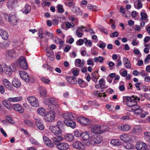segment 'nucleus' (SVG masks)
<instances>
[{"instance_id": "1", "label": "nucleus", "mask_w": 150, "mask_h": 150, "mask_svg": "<svg viewBox=\"0 0 150 150\" xmlns=\"http://www.w3.org/2000/svg\"><path fill=\"white\" fill-rule=\"evenodd\" d=\"M63 117L65 119L64 123L67 126L73 129L75 127L76 122L73 121L77 118L75 114L71 113H66L63 114Z\"/></svg>"}, {"instance_id": "2", "label": "nucleus", "mask_w": 150, "mask_h": 150, "mask_svg": "<svg viewBox=\"0 0 150 150\" xmlns=\"http://www.w3.org/2000/svg\"><path fill=\"white\" fill-rule=\"evenodd\" d=\"M23 98L21 96L12 98H8L7 100H5L3 101L2 103L9 110L11 109V105L8 102L12 103H16L22 100Z\"/></svg>"}, {"instance_id": "3", "label": "nucleus", "mask_w": 150, "mask_h": 150, "mask_svg": "<svg viewBox=\"0 0 150 150\" xmlns=\"http://www.w3.org/2000/svg\"><path fill=\"white\" fill-rule=\"evenodd\" d=\"M103 139L102 137L100 135H95L93 138H92L91 141H88L87 143L89 144H98L100 143Z\"/></svg>"}, {"instance_id": "4", "label": "nucleus", "mask_w": 150, "mask_h": 150, "mask_svg": "<svg viewBox=\"0 0 150 150\" xmlns=\"http://www.w3.org/2000/svg\"><path fill=\"white\" fill-rule=\"evenodd\" d=\"M18 63L20 67L22 69L26 70L28 69V65L27 62L23 57H21L19 58Z\"/></svg>"}, {"instance_id": "5", "label": "nucleus", "mask_w": 150, "mask_h": 150, "mask_svg": "<svg viewBox=\"0 0 150 150\" xmlns=\"http://www.w3.org/2000/svg\"><path fill=\"white\" fill-rule=\"evenodd\" d=\"M19 74L21 79L26 83H28L30 80V77L29 74L24 71H19Z\"/></svg>"}, {"instance_id": "6", "label": "nucleus", "mask_w": 150, "mask_h": 150, "mask_svg": "<svg viewBox=\"0 0 150 150\" xmlns=\"http://www.w3.org/2000/svg\"><path fill=\"white\" fill-rule=\"evenodd\" d=\"M28 100L31 105L35 107L39 106V104L37 99L33 96H30L28 98Z\"/></svg>"}, {"instance_id": "7", "label": "nucleus", "mask_w": 150, "mask_h": 150, "mask_svg": "<svg viewBox=\"0 0 150 150\" xmlns=\"http://www.w3.org/2000/svg\"><path fill=\"white\" fill-rule=\"evenodd\" d=\"M78 121L81 124L88 125L91 123V121L88 118L83 117H80L78 118Z\"/></svg>"}, {"instance_id": "8", "label": "nucleus", "mask_w": 150, "mask_h": 150, "mask_svg": "<svg viewBox=\"0 0 150 150\" xmlns=\"http://www.w3.org/2000/svg\"><path fill=\"white\" fill-rule=\"evenodd\" d=\"M49 129L55 135H60L61 134L62 130L56 126H50Z\"/></svg>"}, {"instance_id": "9", "label": "nucleus", "mask_w": 150, "mask_h": 150, "mask_svg": "<svg viewBox=\"0 0 150 150\" xmlns=\"http://www.w3.org/2000/svg\"><path fill=\"white\" fill-rule=\"evenodd\" d=\"M8 21L10 23L13 25H17L19 21L15 14L10 15L8 17Z\"/></svg>"}, {"instance_id": "10", "label": "nucleus", "mask_w": 150, "mask_h": 150, "mask_svg": "<svg viewBox=\"0 0 150 150\" xmlns=\"http://www.w3.org/2000/svg\"><path fill=\"white\" fill-rule=\"evenodd\" d=\"M69 147V144L64 142L59 143L57 145V148L59 150H67Z\"/></svg>"}, {"instance_id": "11", "label": "nucleus", "mask_w": 150, "mask_h": 150, "mask_svg": "<svg viewBox=\"0 0 150 150\" xmlns=\"http://www.w3.org/2000/svg\"><path fill=\"white\" fill-rule=\"evenodd\" d=\"M135 147L138 150H145L147 147L146 144L142 142H137Z\"/></svg>"}, {"instance_id": "12", "label": "nucleus", "mask_w": 150, "mask_h": 150, "mask_svg": "<svg viewBox=\"0 0 150 150\" xmlns=\"http://www.w3.org/2000/svg\"><path fill=\"white\" fill-rule=\"evenodd\" d=\"M55 112L53 110H50L47 112V122H52L55 119Z\"/></svg>"}, {"instance_id": "13", "label": "nucleus", "mask_w": 150, "mask_h": 150, "mask_svg": "<svg viewBox=\"0 0 150 150\" xmlns=\"http://www.w3.org/2000/svg\"><path fill=\"white\" fill-rule=\"evenodd\" d=\"M13 109L15 111L19 112L20 113H22L24 112V109L22 106L18 104H14L12 106Z\"/></svg>"}, {"instance_id": "14", "label": "nucleus", "mask_w": 150, "mask_h": 150, "mask_svg": "<svg viewBox=\"0 0 150 150\" xmlns=\"http://www.w3.org/2000/svg\"><path fill=\"white\" fill-rule=\"evenodd\" d=\"M17 3L16 0H9L7 3V5L8 8L11 10L14 8Z\"/></svg>"}, {"instance_id": "15", "label": "nucleus", "mask_w": 150, "mask_h": 150, "mask_svg": "<svg viewBox=\"0 0 150 150\" xmlns=\"http://www.w3.org/2000/svg\"><path fill=\"white\" fill-rule=\"evenodd\" d=\"M4 72L6 75L8 76L11 75L13 71L10 66H8L5 65L4 67Z\"/></svg>"}, {"instance_id": "16", "label": "nucleus", "mask_w": 150, "mask_h": 150, "mask_svg": "<svg viewBox=\"0 0 150 150\" xmlns=\"http://www.w3.org/2000/svg\"><path fill=\"white\" fill-rule=\"evenodd\" d=\"M35 121L36 126L38 129L41 130H43L44 128V126L41 120L40 119H35Z\"/></svg>"}, {"instance_id": "17", "label": "nucleus", "mask_w": 150, "mask_h": 150, "mask_svg": "<svg viewBox=\"0 0 150 150\" xmlns=\"http://www.w3.org/2000/svg\"><path fill=\"white\" fill-rule=\"evenodd\" d=\"M59 135H55L53 137L52 139V142L55 145H57L58 143L59 142L62 141L63 140V138Z\"/></svg>"}, {"instance_id": "18", "label": "nucleus", "mask_w": 150, "mask_h": 150, "mask_svg": "<svg viewBox=\"0 0 150 150\" xmlns=\"http://www.w3.org/2000/svg\"><path fill=\"white\" fill-rule=\"evenodd\" d=\"M2 83L4 86L9 90L12 89L11 82L7 79H4L2 80Z\"/></svg>"}, {"instance_id": "19", "label": "nucleus", "mask_w": 150, "mask_h": 150, "mask_svg": "<svg viewBox=\"0 0 150 150\" xmlns=\"http://www.w3.org/2000/svg\"><path fill=\"white\" fill-rule=\"evenodd\" d=\"M130 128V126L127 124H124L121 126H118V129L122 131L127 132L129 130Z\"/></svg>"}, {"instance_id": "20", "label": "nucleus", "mask_w": 150, "mask_h": 150, "mask_svg": "<svg viewBox=\"0 0 150 150\" xmlns=\"http://www.w3.org/2000/svg\"><path fill=\"white\" fill-rule=\"evenodd\" d=\"M91 131L93 133L96 134L100 133V126L97 125H92Z\"/></svg>"}, {"instance_id": "21", "label": "nucleus", "mask_w": 150, "mask_h": 150, "mask_svg": "<svg viewBox=\"0 0 150 150\" xmlns=\"http://www.w3.org/2000/svg\"><path fill=\"white\" fill-rule=\"evenodd\" d=\"M91 133L89 132H86L82 133L81 137L84 140H88L91 137Z\"/></svg>"}, {"instance_id": "22", "label": "nucleus", "mask_w": 150, "mask_h": 150, "mask_svg": "<svg viewBox=\"0 0 150 150\" xmlns=\"http://www.w3.org/2000/svg\"><path fill=\"white\" fill-rule=\"evenodd\" d=\"M31 10V6L27 4L25 6L24 8L21 10V11L23 13L27 14L30 12Z\"/></svg>"}, {"instance_id": "23", "label": "nucleus", "mask_w": 150, "mask_h": 150, "mask_svg": "<svg viewBox=\"0 0 150 150\" xmlns=\"http://www.w3.org/2000/svg\"><path fill=\"white\" fill-rule=\"evenodd\" d=\"M0 35L3 39L4 40H7L8 38V34L5 31L0 29Z\"/></svg>"}, {"instance_id": "24", "label": "nucleus", "mask_w": 150, "mask_h": 150, "mask_svg": "<svg viewBox=\"0 0 150 150\" xmlns=\"http://www.w3.org/2000/svg\"><path fill=\"white\" fill-rule=\"evenodd\" d=\"M13 85L16 88H18L21 85V83L19 80L16 78H13L12 82Z\"/></svg>"}, {"instance_id": "25", "label": "nucleus", "mask_w": 150, "mask_h": 150, "mask_svg": "<svg viewBox=\"0 0 150 150\" xmlns=\"http://www.w3.org/2000/svg\"><path fill=\"white\" fill-rule=\"evenodd\" d=\"M83 145L82 143L79 141H75L72 144V146L74 148L78 149H80L81 146Z\"/></svg>"}, {"instance_id": "26", "label": "nucleus", "mask_w": 150, "mask_h": 150, "mask_svg": "<svg viewBox=\"0 0 150 150\" xmlns=\"http://www.w3.org/2000/svg\"><path fill=\"white\" fill-rule=\"evenodd\" d=\"M72 10L74 13L77 15H81L82 14V12L79 8L76 6H74Z\"/></svg>"}, {"instance_id": "27", "label": "nucleus", "mask_w": 150, "mask_h": 150, "mask_svg": "<svg viewBox=\"0 0 150 150\" xmlns=\"http://www.w3.org/2000/svg\"><path fill=\"white\" fill-rule=\"evenodd\" d=\"M120 138L121 140L126 142H128L130 138L128 135L127 134H122L120 136Z\"/></svg>"}, {"instance_id": "28", "label": "nucleus", "mask_w": 150, "mask_h": 150, "mask_svg": "<svg viewBox=\"0 0 150 150\" xmlns=\"http://www.w3.org/2000/svg\"><path fill=\"white\" fill-rule=\"evenodd\" d=\"M65 139L69 142L73 141L74 139V137L73 134H69L65 136Z\"/></svg>"}, {"instance_id": "29", "label": "nucleus", "mask_w": 150, "mask_h": 150, "mask_svg": "<svg viewBox=\"0 0 150 150\" xmlns=\"http://www.w3.org/2000/svg\"><path fill=\"white\" fill-rule=\"evenodd\" d=\"M38 112L39 114L43 116H45L46 114L45 110L42 108H38Z\"/></svg>"}, {"instance_id": "30", "label": "nucleus", "mask_w": 150, "mask_h": 150, "mask_svg": "<svg viewBox=\"0 0 150 150\" xmlns=\"http://www.w3.org/2000/svg\"><path fill=\"white\" fill-rule=\"evenodd\" d=\"M16 54V52L14 50H11L7 51L6 55L10 57H13Z\"/></svg>"}, {"instance_id": "31", "label": "nucleus", "mask_w": 150, "mask_h": 150, "mask_svg": "<svg viewBox=\"0 0 150 150\" xmlns=\"http://www.w3.org/2000/svg\"><path fill=\"white\" fill-rule=\"evenodd\" d=\"M110 143L115 146H118L120 145L121 143L118 139H113L111 141Z\"/></svg>"}, {"instance_id": "32", "label": "nucleus", "mask_w": 150, "mask_h": 150, "mask_svg": "<svg viewBox=\"0 0 150 150\" xmlns=\"http://www.w3.org/2000/svg\"><path fill=\"white\" fill-rule=\"evenodd\" d=\"M9 44V42L4 41L0 43V47L2 48H4L8 47Z\"/></svg>"}, {"instance_id": "33", "label": "nucleus", "mask_w": 150, "mask_h": 150, "mask_svg": "<svg viewBox=\"0 0 150 150\" xmlns=\"http://www.w3.org/2000/svg\"><path fill=\"white\" fill-rule=\"evenodd\" d=\"M64 125V122L62 121H59L57 122V125L56 126L62 130Z\"/></svg>"}, {"instance_id": "34", "label": "nucleus", "mask_w": 150, "mask_h": 150, "mask_svg": "<svg viewBox=\"0 0 150 150\" xmlns=\"http://www.w3.org/2000/svg\"><path fill=\"white\" fill-rule=\"evenodd\" d=\"M100 133H103L104 131L108 130V127L106 125H101L100 126Z\"/></svg>"}, {"instance_id": "35", "label": "nucleus", "mask_w": 150, "mask_h": 150, "mask_svg": "<svg viewBox=\"0 0 150 150\" xmlns=\"http://www.w3.org/2000/svg\"><path fill=\"white\" fill-rule=\"evenodd\" d=\"M125 148L127 149H130L132 148L133 147V145L131 143L128 142L124 145Z\"/></svg>"}, {"instance_id": "36", "label": "nucleus", "mask_w": 150, "mask_h": 150, "mask_svg": "<svg viewBox=\"0 0 150 150\" xmlns=\"http://www.w3.org/2000/svg\"><path fill=\"white\" fill-rule=\"evenodd\" d=\"M29 141L30 142L33 144L37 145L38 146H40V144L32 137L30 138Z\"/></svg>"}, {"instance_id": "37", "label": "nucleus", "mask_w": 150, "mask_h": 150, "mask_svg": "<svg viewBox=\"0 0 150 150\" xmlns=\"http://www.w3.org/2000/svg\"><path fill=\"white\" fill-rule=\"evenodd\" d=\"M135 104L136 103L134 102V100H132L131 101L126 102V104L127 106L132 108Z\"/></svg>"}, {"instance_id": "38", "label": "nucleus", "mask_w": 150, "mask_h": 150, "mask_svg": "<svg viewBox=\"0 0 150 150\" xmlns=\"http://www.w3.org/2000/svg\"><path fill=\"white\" fill-rule=\"evenodd\" d=\"M79 69H78L76 68L75 69H73L71 70V71L73 74L74 76H77L79 74Z\"/></svg>"}, {"instance_id": "39", "label": "nucleus", "mask_w": 150, "mask_h": 150, "mask_svg": "<svg viewBox=\"0 0 150 150\" xmlns=\"http://www.w3.org/2000/svg\"><path fill=\"white\" fill-rule=\"evenodd\" d=\"M6 118L9 123L12 124H14V121L10 116L8 115H7L6 117Z\"/></svg>"}, {"instance_id": "40", "label": "nucleus", "mask_w": 150, "mask_h": 150, "mask_svg": "<svg viewBox=\"0 0 150 150\" xmlns=\"http://www.w3.org/2000/svg\"><path fill=\"white\" fill-rule=\"evenodd\" d=\"M25 124L29 127H32L33 125V122L29 120H26L24 121Z\"/></svg>"}, {"instance_id": "41", "label": "nucleus", "mask_w": 150, "mask_h": 150, "mask_svg": "<svg viewBox=\"0 0 150 150\" xmlns=\"http://www.w3.org/2000/svg\"><path fill=\"white\" fill-rule=\"evenodd\" d=\"M140 108V107L139 105L135 104L134 105V106H133V107L131 109V110H129V111H134Z\"/></svg>"}, {"instance_id": "42", "label": "nucleus", "mask_w": 150, "mask_h": 150, "mask_svg": "<svg viewBox=\"0 0 150 150\" xmlns=\"http://www.w3.org/2000/svg\"><path fill=\"white\" fill-rule=\"evenodd\" d=\"M141 16V19L142 20H145L147 18V14L145 13L144 12H141L140 13Z\"/></svg>"}, {"instance_id": "43", "label": "nucleus", "mask_w": 150, "mask_h": 150, "mask_svg": "<svg viewBox=\"0 0 150 150\" xmlns=\"http://www.w3.org/2000/svg\"><path fill=\"white\" fill-rule=\"evenodd\" d=\"M58 10L59 13H63L64 11V10L63 9V7L62 5L58 4L57 6Z\"/></svg>"}, {"instance_id": "44", "label": "nucleus", "mask_w": 150, "mask_h": 150, "mask_svg": "<svg viewBox=\"0 0 150 150\" xmlns=\"http://www.w3.org/2000/svg\"><path fill=\"white\" fill-rule=\"evenodd\" d=\"M50 102L54 105H56L57 104L56 100L53 98H51L49 100Z\"/></svg>"}, {"instance_id": "45", "label": "nucleus", "mask_w": 150, "mask_h": 150, "mask_svg": "<svg viewBox=\"0 0 150 150\" xmlns=\"http://www.w3.org/2000/svg\"><path fill=\"white\" fill-rule=\"evenodd\" d=\"M142 4L140 1V0H138L137 3V7H135V8L138 9H139L142 8Z\"/></svg>"}, {"instance_id": "46", "label": "nucleus", "mask_w": 150, "mask_h": 150, "mask_svg": "<svg viewBox=\"0 0 150 150\" xmlns=\"http://www.w3.org/2000/svg\"><path fill=\"white\" fill-rule=\"evenodd\" d=\"M51 141L47 138V146L50 147H52L54 146V145L53 143H51Z\"/></svg>"}, {"instance_id": "47", "label": "nucleus", "mask_w": 150, "mask_h": 150, "mask_svg": "<svg viewBox=\"0 0 150 150\" xmlns=\"http://www.w3.org/2000/svg\"><path fill=\"white\" fill-rule=\"evenodd\" d=\"M72 24H73V25L71 23H69V22H67L66 23L65 25L66 27L67 28H69L70 27L73 28L74 26V24L73 23H72Z\"/></svg>"}, {"instance_id": "48", "label": "nucleus", "mask_w": 150, "mask_h": 150, "mask_svg": "<svg viewBox=\"0 0 150 150\" xmlns=\"http://www.w3.org/2000/svg\"><path fill=\"white\" fill-rule=\"evenodd\" d=\"M47 50H48V51H47V58H50L51 56V55L52 54V53H54L50 48H47Z\"/></svg>"}, {"instance_id": "49", "label": "nucleus", "mask_w": 150, "mask_h": 150, "mask_svg": "<svg viewBox=\"0 0 150 150\" xmlns=\"http://www.w3.org/2000/svg\"><path fill=\"white\" fill-rule=\"evenodd\" d=\"M133 100H134V102L136 104L137 102L140 101V98H139L137 97H135L134 96H132Z\"/></svg>"}, {"instance_id": "50", "label": "nucleus", "mask_w": 150, "mask_h": 150, "mask_svg": "<svg viewBox=\"0 0 150 150\" xmlns=\"http://www.w3.org/2000/svg\"><path fill=\"white\" fill-rule=\"evenodd\" d=\"M83 82V81L81 79H78L77 83L79 85L80 87L81 88L84 87V86H82V84Z\"/></svg>"}, {"instance_id": "51", "label": "nucleus", "mask_w": 150, "mask_h": 150, "mask_svg": "<svg viewBox=\"0 0 150 150\" xmlns=\"http://www.w3.org/2000/svg\"><path fill=\"white\" fill-rule=\"evenodd\" d=\"M82 133L80 132L77 130H75L74 132V135L76 137H79L81 136V134Z\"/></svg>"}, {"instance_id": "52", "label": "nucleus", "mask_w": 150, "mask_h": 150, "mask_svg": "<svg viewBox=\"0 0 150 150\" xmlns=\"http://www.w3.org/2000/svg\"><path fill=\"white\" fill-rule=\"evenodd\" d=\"M142 108H140L139 109L136 110H135V111H134V112L135 114L137 115L139 114L142 113Z\"/></svg>"}, {"instance_id": "53", "label": "nucleus", "mask_w": 150, "mask_h": 150, "mask_svg": "<svg viewBox=\"0 0 150 150\" xmlns=\"http://www.w3.org/2000/svg\"><path fill=\"white\" fill-rule=\"evenodd\" d=\"M86 28V27L82 26L81 27H78L77 28L76 32H83V30H82V28Z\"/></svg>"}, {"instance_id": "54", "label": "nucleus", "mask_w": 150, "mask_h": 150, "mask_svg": "<svg viewBox=\"0 0 150 150\" xmlns=\"http://www.w3.org/2000/svg\"><path fill=\"white\" fill-rule=\"evenodd\" d=\"M123 61L124 62V64H129V66H128V67L130 66V62L128 59L126 57H124L123 59Z\"/></svg>"}, {"instance_id": "55", "label": "nucleus", "mask_w": 150, "mask_h": 150, "mask_svg": "<svg viewBox=\"0 0 150 150\" xmlns=\"http://www.w3.org/2000/svg\"><path fill=\"white\" fill-rule=\"evenodd\" d=\"M84 42V41L83 39H80L77 42L76 44L79 45H81L83 44Z\"/></svg>"}, {"instance_id": "56", "label": "nucleus", "mask_w": 150, "mask_h": 150, "mask_svg": "<svg viewBox=\"0 0 150 150\" xmlns=\"http://www.w3.org/2000/svg\"><path fill=\"white\" fill-rule=\"evenodd\" d=\"M118 35V33L117 31L115 32L112 33V35H110V36L111 38L117 37Z\"/></svg>"}, {"instance_id": "57", "label": "nucleus", "mask_w": 150, "mask_h": 150, "mask_svg": "<svg viewBox=\"0 0 150 150\" xmlns=\"http://www.w3.org/2000/svg\"><path fill=\"white\" fill-rule=\"evenodd\" d=\"M84 40H86L85 42V43L86 45H88L90 47L91 46L92 42L90 40H88L86 38H85Z\"/></svg>"}, {"instance_id": "58", "label": "nucleus", "mask_w": 150, "mask_h": 150, "mask_svg": "<svg viewBox=\"0 0 150 150\" xmlns=\"http://www.w3.org/2000/svg\"><path fill=\"white\" fill-rule=\"evenodd\" d=\"M85 32H89L91 35L95 34V32L93 30V29L91 28H89L88 29H85Z\"/></svg>"}, {"instance_id": "59", "label": "nucleus", "mask_w": 150, "mask_h": 150, "mask_svg": "<svg viewBox=\"0 0 150 150\" xmlns=\"http://www.w3.org/2000/svg\"><path fill=\"white\" fill-rule=\"evenodd\" d=\"M66 4L71 8V7H74V4L73 3V2L66 3Z\"/></svg>"}, {"instance_id": "60", "label": "nucleus", "mask_w": 150, "mask_h": 150, "mask_svg": "<svg viewBox=\"0 0 150 150\" xmlns=\"http://www.w3.org/2000/svg\"><path fill=\"white\" fill-rule=\"evenodd\" d=\"M40 93L41 96L43 97H45L46 96V92L45 91L40 92Z\"/></svg>"}, {"instance_id": "61", "label": "nucleus", "mask_w": 150, "mask_h": 150, "mask_svg": "<svg viewBox=\"0 0 150 150\" xmlns=\"http://www.w3.org/2000/svg\"><path fill=\"white\" fill-rule=\"evenodd\" d=\"M0 130L1 133L3 134L4 137H7V134L2 128H1L0 129Z\"/></svg>"}, {"instance_id": "62", "label": "nucleus", "mask_w": 150, "mask_h": 150, "mask_svg": "<svg viewBox=\"0 0 150 150\" xmlns=\"http://www.w3.org/2000/svg\"><path fill=\"white\" fill-rule=\"evenodd\" d=\"M71 48V47L68 45H67L65 47L64 50V52H68L69 50Z\"/></svg>"}, {"instance_id": "63", "label": "nucleus", "mask_w": 150, "mask_h": 150, "mask_svg": "<svg viewBox=\"0 0 150 150\" xmlns=\"http://www.w3.org/2000/svg\"><path fill=\"white\" fill-rule=\"evenodd\" d=\"M0 92L2 94L4 93L5 92V89L4 86L1 85L0 86Z\"/></svg>"}, {"instance_id": "64", "label": "nucleus", "mask_w": 150, "mask_h": 150, "mask_svg": "<svg viewBox=\"0 0 150 150\" xmlns=\"http://www.w3.org/2000/svg\"><path fill=\"white\" fill-rule=\"evenodd\" d=\"M95 75V73H93L92 75L93 77H92V79L96 83L97 82V79L96 78V77L95 76H94V75Z\"/></svg>"}]
</instances>
